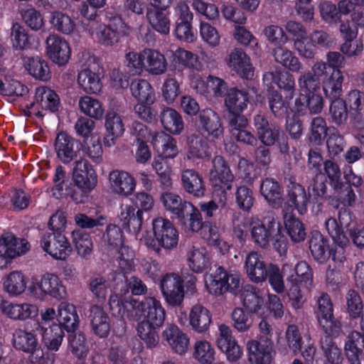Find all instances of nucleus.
Listing matches in <instances>:
<instances>
[{
    "mask_svg": "<svg viewBox=\"0 0 364 364\" xmlns=\"http://www.w3.org/2000/svg\"><path fill=\"white\" fill-rule=\"evenodd\" d=\"M144 61V70L154 75L164 73L167 69V62L165 56L154 49H144L141 51Z\"/></svg>",
    "mask_w": 364,
    "mask_h": 364,
    "instance_id": "40",
    "label": "nucleus"
},
{
    "mask_svg": "<svg viewBox=\"0 0 364 364\" xmlns=\"http://www.w3.org/2000/svg\"><path fill=\"white\" fill-rule=\"evenodd\" d=\"M46 50L49 58L59 65H65L70 58L68 43L57 34L49 35L46 38Z\"/></svg>",
    "mask_w": 364,
    "mask_h": 364,
    "instance_id": "17",
    "label": "nucleus"
},
{
    "mask_svg": "<svg viewBox=\"0 0 364 364\" xmlns=\"http://www.w3.org/2000/svg\"><path fill=\"white\" fill-rule=\"evenodd\" d=\"M320 329L323 333V336L331 338H338L345 334L341 321L334 315L317 321Z\"/></svg>",
    "mask_w": 364,
    "mask_h": 364,
    "instance_id": "63",
    "label": "nucleus"
},
{
    "mask_svg": "<svg viewBox=\"0 0 364 364\" xmlns=\"http://www.w3.org/2000/svg\"><path fill=\"white\" fill-rule=\"evenodd\" d=\"M60 326L68 332L76 331L79 326V317L73 304L62 302L58 306Z\"/></svg>",
    "mask_w": 364,
    "mask_h": 364,
    "instance_id": "49",
    "label": "nucleus"
},
{
    "mask_svg": "<svg viewBox=\"0 0 364 364\" xmlns=\"http://www.w3.org/2000/svg\"><path fill=\"white\" fill-rule=\"evenodd\" d=\"M181 181L183 191L193 198L200 199L205 196L206 186L203 177L195 169H183Z\"/></svg>",
    "mask_w": 364,
    "mask_h": 364,
    "instance_id": "16",
    "label": "nucleus"
},
{
    "mask_svg": "<svg viewBox=\"0 0 364 364\" xmlns=\"http://www.w3.org/2000/svg\"><path fill=\"white\" fill-rule=\"evenodd\" d=\"M216 344L218 348L225 353L230 362H235L241 358L242 350L232 336V331L228 326L225 324L219 326V336Z\"/></svg>",
    "mask_w": 364,
    "mask_h": 364,
    "instance_id": "15",
    "label": "nucleus"
},
{
    "mask_svg": "<svg viewBox=\"0 0 364 364\" xmlns=\"http://www.w3.org/2000/svg\"><path fill=\"white\" fill-rule=\"evenodd\" d=\"M109 181L115 193L125 197L132 195L136 187L134 178L128 172L118 169L109 173Z\"/></svg>",
    "mask_w": 364,
    "mask_h": 364,
    "instance_id": "25",
    "label": "nucleus"
},
{
    "mask_svg": "<svg viewBox=\"0 0 364 364\" xmlns=\"http://www.w3.org/2000/svg\"><path fill=\"white\" fill-rule=\"evenodd\" d=\"M43 250L53 258L59 260L66 259L73 251L68 239L61 232H46L41 239Z\"/></svg>",
    "mask_w": 364,
    "mask_h": 364,
    "instance_id": "7",
    "label": "nucleus"
},
{
    "mask_svg": "<svg viewBox=\"0 0 364 364\" xmlns=\"http://www.w3.org/2000/svg\"><path fill=\"white\" fill-rule=\"evenodd\" d=\"M29 248L26 240L17 238L11 232H4L0 237V257L14 259L25 254Z\"/></svg>",
    "mask_w": 364,
    "mask_h": 364,
    "instance_id": "20",
    "label": "nucleus"
},
{
    "mask_svg": "<svg viewBox=\"0 0 364 364\" xmlns=\"http://www.w3.org/2000/svg\"><path fill=\"white\" fill-rule=\"evenodd\" d=\"M295 274H291L287 282L290 284H299L304 285L306 288L311 286L313 282V274L310 266L307 262L301 261L297 263L294 268Z\"/></svg>",
    "mask_w": 364,
    "mask_h": 364,
    "instance_id": "59",
    "label": "nucleus"
},
{
    "mask_svg": "<svg viewBox=\"0 0 364 364\" xmlns=\"http://www.w3.org/2000/svg\"><path fill=\"white\" fill-rule=\"evenodd\" d=\"M242 303L249 311L256 314L262 309L264 299L257 288L247 286L242 293Z\"/></svg>",
    "mask_w": 364,
    "mask_h": 364,
    "instance_id": "61",
    "label": "nucleus"
},
{
    "mask_svg": "<svg viewBox=\"0 0 364 364\" xmlns=\"http://www.w3.org/2000/svg\"><path fill=\"white\" fill-rule=\"evenodd\" d=\"M364 337L357 331H351L346 337L344 345V352L349 364H360L364 358Z\"/></svg>",
    "mask_w": 364,
    "mask_h": 364,
    "instance_id": "29",
    "label": "nucleus"
},
{
    "mask_svg": "<svg viewBox=\"0 0 364 364\" xmlns=\"http://www.w3.org/2000/svg\"><path fill=\"white\" fill-rule=\"evenodd\" d=\"M160 200L164 208L168 211L172 219H175L177 215L184 208L188 201L183 200L179 195L171 191H164L160 196Z\"/></svg>",
    "mask_w": 364,
    "mask_h": 364,
    "instance_id": "55",
    "label": "nucleus"
},
{
    "mask_svg": "<svg viewBox=\"0 0 364 364\" xmlns=\"http://www.w3.org/2000/svg\"><path fill=\"white\" fill-rule=\"evenodd\" d=\"M348 215L349 214L346 211L339 212V223L335 218H329L325 222L326 229L336 244H341L343 245H348L349 244V239L342 230L343 225V220L345 218L348 217Z\"/></svg>",
    "mask_w": 364,
    "mask_h": 364,
    "instance_id": "48",
    "label": "nucleus"
},
{
    "mask_svg": "<svg viewBox=\"0 0 364 364\" xmlns=\"http://www.w3.org/2000/svg\"><path fill=\"white\" fill-rule=\"evenodd\" d=\"M279 222L277 220L274 213L268 212L260 223L255 224L251 228L252 240L257 246L267 248L271 237L276 230H279Z\"/></svg>",
    "mask_w": 364,
    "mask_h": 364,
    "instance_id": "10",
    "label": "nucleus"
},
{
    "mask_svg": "<svg viewBox=\"0 0 364 364\" xmlns=\"http://www.w3.org/2000/svg\"><path fill=\"white\" fill-rule=\"evenodd\" d=\"M161 289L166 302L173 306H180L184 299L183 280L176 273L165 274L161 280Z\"/></svg>",
    "mask_w": 364,
    "mask_h": 364,
    "instance_id": "9",
    "label": "nucleus"
},
{
    "mask_svg": "<svg viewBox=\"0 0 364 364\" xmlns=\"http://www.w3.org/2000/svg\"><path fill=\"white\" fill-rule=\"evenodd\" d=\"M164 10L147 9L146 18L151 26L162 34H168L170 31V20Z\"/></svg>",
    "mask_w": 364,
    "mask_h": 364,
    "instance_id": "57",
    "label": "nucleus"
},
{
    "mask_svg": "<svg viewBox=\"0 0 364 364\" xmlns=\"http://www.w3.org/2000/svg\"><path fill=\"white\" fill-rule=\"evenodd\" d=\"M151 224L154 237L145 238V243L148 247L156 253H159L161 248L171 250L176 247L178 232L171 221L158 217L152 220Z\"/></svg>",
    "mask_w": 364,
    "mask_h": 364,
    "instance_id": "2",
    "label": "nucleus"
},
{
    "mask_svg": "<svg viewBox=\"0 0 364 364\" xmlns=\"http://www.w3.org/2000/svg\"><path fill=\"white\" fill-rule=\"evenodd\" d=\"M320 346L323 355L331 364H342L343 360L341 349L338 348L333 338L328 336H321Z\"/></svg>",
    "mask_w": 364,
    "mask_h": 364,
    "instance_id": "56",
    "label": "nucleus"
},
{
    "mask_svg": "<svg viewBox=\"0 0 364 364\" xmlns=\"http://www.w3.org/2000/svg\"><path fill=\"white\" fill-rule=\"evenodd\" d=\"M151 142L159 156L165 159H173L178 153L176 140L164 132L154 133Z\"/></svg>",
    "mask_w": 364,
    "mask_h": 364,
    "instance_id": "31",
    "label": "nucleus"
},
{
    "mask_svg": "<svg viewBox=\"0 0 364 364\" xmlns=\"http://www.w3.org/2000/svg\"><path fill=\"white\" fill-rule=\"evenodd\" d=\"M174 220H176L185 230L193 232H198L204 225L200 210L190 201L185 204Z\"/></svg>",
    "mask_w": 364,
    "mask_h": 364,
    "instance_id": "23",
    "label": "nucleus"
},
{
    "mask_svg": "<svg viewBox=\"0 0 364 364\" xmlns=\"http://www.w3.org/2000/svg\"><path fill=\"white\" fill-rule=\"evenodd\" d=\"M87 319L90 332L99 338L108 337L111 329V318L100 306L93 304L88 311Z\"/></svg>",
    "mask_w": 364,
    "mask_h": 364,
    "instance_id": "14",
    "label": "nucleus"
},
{
    "mask_svg": "<svg viewBox=\"0 0 364 364\" xmlns=\"http://www.w3.org/2000/svg\"><path fill=\"white\" fill-rule=\"evenodd\" d=\"M193 356L199 364H214L215 350L211 343L207 341H197L194 343Z\"/></svg>",
    "mask_w": 364,
    "mask_h": 364,
    "instance_id": "54",
    "label": "nucleus"
},
{
    "mask_svg": "<svg viewBox=\"0 0 364 364\" xmlns=\"http://www.w3.org/2000/svg\"><path fill=\"white\" fill-rule=\"evenodd\" d=\"M214 198L208 201L201 202L198 204L200 213L203 214L205 218L212 223L216 220L217 216L225 208L227 204V193L224 191L218 192Z\"/></svg>",
    "mask_w": 364,
    "mask_h": 364,
    "instance_id": "35",
    "label": "nucleus"
},
{
    "mask_svg": "<svg viewBox=\"0 0 364 364\" xmlns=\"http://www.w3.org/2000/svg\"><path fill=\"white\" fill-rule=\"evenodd\" d=\"M160 121L163 127L173 134H180L184 127L181 114L171 107H164L160 113Z\"/></svg>",
    "mask_w": 364,
    "mask_h": 364,
    "instance_id": "45",
    "label": "nucleus"
},
{
    "mask_svg": "<svg viewBox=\"0 0 364 364\" xmlns=\"http://www.w3.org/2000/svg\"><path fill=\"white\" fill-rule=\"evenodd\" d=\"M265 344L252 340L247 342L248 360L252 364H269L272 360V342L264 341Z\"/></svg>",
    "mask_w": 364,
    "mask_h": 364,
    "instance_id": "33",
    "label": "nucleus"
},
{
    "mask_svg": "<svg viewBox=\"0 0 364 364\" xmlns=\"http://www.w3.org/2000/svg\"><path fill=\"white\" fill-rule=\"evenodd\" d=\"M25 66L28 73L37 80L46 81L50 77L47 62L39 56L28 58Z\"/></svg>",
    "mask_w": 364,
    "mask_h": 364,
    "instance_id": "52",
    "label": "nucleus"
},
{
    "mask_svg": "<svg viewBox=\"0 0 364 364\" xmlns=\"http://www.w3.org/2000/svg\"><path fill=\"white\" fill-rule=\"evenodd\" d=\"M87 62L83 63L77 76V82L81 89L88 94H97L101 91L100 65L94 55L87 53Z\"/></svg>",
    "mask_w": 364,
    "mask_h": 364,
    "instance_id": "6",
    "label": "nucleus"
},
{
    "mask_svg": "<svg viewBox=\"0 0 364 364\" xmlns=\"http://www.w3.org/2000/svg\"><path fill=\"white\" fill-rule=\"evenodd\" d=\"M263 80L267 86L272 87L273 84L287 92V100H292L295 92L294 77L287 70H275L264 74Z\"/></svg>",
    "mask_w": 364,
    "mask_h": 364,
    "instance_id": "21",
    "label": "nucleus"
},
{
    "mask_svg": "<svg viewBox=\"0 0 364 364\" xmlns=\"http://www.w3.org/2000/svg\"><path fill=\"white\" fill-rule=\"evenodd\" d=\"M35 328L38 333L41 334L42 342L47 349L46 352H57L63 341L65 333L62 326L53 323L48 327L44 326L39 322L35 323ZM54 357V355L52 354Z\"/></svg>",
    "mask_w": 364,
    "mask_h": 364,
    "instance_id": "18",
    "label": "nucleus"
},
{
    "mask_svg": "<svg viewBox=\"0 0 364 364\" xmlns=\"http://www.w3.org/2000/svg\"><path fill=\"white\" fill-rule=\"evenodd\" d=\"M213 167L210 171V178L214 183L215 194L221 191L227 193L232 189L234 175L227 162L221 156H215L213 161Z\"/></svg>",
    "mask_w": 364,
    "mask_h": 364,
    "instance_id": "11",
    "label": "nucleus"
},
{
    "mask_svg": "<svg viewBox=\"0 0 364 364\" xmlns=\"http://www.w3.org/2000/svg\"><path fill=\"white\" fill-rule=\"evenodd\" d=\"M311 72L322 83L326 97H336L342 93L343 76L340 70H335L323 61L316 62Z\"/></svg>",
    "mask_w": 364,
    "mask_h": 364,
    "instance_id": "4",
    "label": "nucleus"
},
{
    "mask_svg": "<svg viewBox=\"0 0 364 364\" xmlns=\"http://www.w3.org/2000/svg\"><path fill=\"white\" fill-rule=\"evenodd\" d=\"M122 225L124 229L133 233H138L142 225V210L131 205L121 206V213L119 215Z\"/></svg>",
    "mask_w": 364,
    "mask_h": 364,
    "instance_id": "42",
    "label": "nucleus"
},
{
    "mask_svg": "<svg viewBox=\"0 0 364 364\" xmlns=\"http://www.w3.org/2000/svg\"><path fill=\"white\" fill-rule=\"evenodd\" d=\"M78 105L80 111L91 118L100 119L104 115L105 110L102 103L92 97L87 95L81 97Z\"/></svg>",
    "mask_w": 364,
    "mask_h": 364,
    "instance_id": "60",
    "label": "nucleus"
},
{
    "mask_svg": "<svg viewBox=\"0 0 364 364\" xmlns=\"http://www.w3.org/2000/svg\"><path fill=\"white\" fill-rule=\"evenodd\" d=\"M248 102L247 92L237 87L229 89L225 98V105L231 113L242 112L247 108Z\"/></svg>",
    "mask_w": 364,
    "mask_h": 364,
    "instance_id": "44",
    "label": "nucleus"
},
{
    "mask_svg": "<svg viewBox=\"0 0 364 364\" xmlns=\"http://www.w3.org/2000/svg\"><path fill=\"white\" fill-rule=\"evenodd\" d=\"M162 338L177 354L184 355L189 347V338L176 325L168 324L162 332Z\"/></svg>",
    "mask_w": 364,
    "mask_h": 364,
    "instance_id": "26",
    "label": "nucleus"
},
{
    "mask_svg": "<svg viewBox=\"0 0 364 364\" xmlns=\"http://www.w3.org/2000/svg\"><path fill=\"white\" fill-rule=\"evenodd\" d=\"M211 323L210 311L200 304L194 305L189 313V323L192 329L199 333H204Z\"/></svg>",
    "mask_w": 364,
    "mask_h": 364,
    "instance_id": "43",
    "label": "nucleus"
},
{
    "mask_svg": "<svg viewBox=\"0 0 364 364\" xmlns=\"http://www.w3.org/2000/svg\"><path fill=\"white\" fill-rule=\"evenodd\" d=\"M174 220H176L185 230L193 232H198L204 225L200 210L190 201L185 204Z\"/></svg>",
    "mask_w": 364,
    "mask_h": 364,
    "instance_id": "24",
    "label": "nucleus"
},
{
    "mask_svg": "<svg viewBox=\"0 0 364 364\" xmlns=\"http://www.w3.org/2000/svg\"><path fill=\"white\" fill-rule=\"evenodd\" d=\"M37 104L43 109L54 112L58 109L60 100L58 95L53 90L41 87L36 90Z\"/></svg>",
    "mask_w": 364,
    "mask_h": 364,
    "instance_id": "51",
    "label": "nucleus"
},
{
    "mask_svg": "<svg viewBox=\"0 0 364 364\" xmlns=\"http://www.w3.org/2000/svg\"><path fill=\"white\" fill-rule=\"evenodd\" d=\"M105 127L107 134L104 137V144L110 147L116 144L117 139L124 133V128L120 115L114 111L106 115Z\"/></svg>",
    "mask_w": 364,
    "mask_h": 364,
    "instance_id": "41",
    "label": "nucleus"
},
{
    "mask_svg": "<svg viewBox=\"0 0 364 364\" xmlns=\"http://www.w3.org/2000/svg\"><path fill=\"white\" fill-rule=\"evenodd\" d=\"M132 95L139 102L152 104L155 100V93L151 84L144 79H135L130 85Z\"/></svg>",
    "mask_w": 364,
    "mask_h": 364,
    "instance_id": "50",
    "label": "nucleus"
},
{
    "mask_svg": "<svg viewBox=\"0 0 364 364\" xmlns=\"http://www.w3.org/2000/svg\"><path fill=\"white\" fill-rule=\"evenodd\" d=\"M31 293L36 298L43 299L49 295L56 299H63L66 289L60 278L50 273L45 274L41 280L33 283L29 288Z\"/></svg>",
    "mask_w": 364,
    "mask_h": 364,
    "instance_id": "8",
    "label": "nucleus"
},
{
    "mask_svg": "<svg viewBox=\"0 0 364 364\" xmlns=\"http://www.w3.org/2000/svg\"><path fill=\"white\" fill-rule=\"evenodd\" d=\"M213 167L210 171V178L214 183L215 194L221 191L227 193L232 189L234 175L227 162L221 156H215L213 161Z\"/></svg>",
    "mask_w": 364,
    "mask_h": 364,
    "instance_id": "12",
    "label": "nucleus"
},
{
    "mask_svg": "<svg viewBox=\"0 0 364 364\" xmlns=\"http://www.w3.org/2000/svg\"><path fill=\"white\" fill-rule=\"evenodd\" d=\"M76 140L65 132H60L55 139V151L58 158L64 164L72 161L77 156L74 150Z\"/></svg>",
    "mask_w": 364,
    "mask_h": 364,
    "instance_id": "38",
    "label": "nucleus"
},
{
    "mask_svg": "<svg viewBox=\"0 0 364 364\" xmlns=\"http://www.w3.org/2000/svg\"><path fill=\"white\" fill-rule=\"evenodd\" d=\"M183 78H178L174 73L170 72L164 80L162 87V95L166 102L168 104L174 102L176 97L179 95L180 84Z\"/></svg>",
    "mask_w": 364,
    "mask_h": 364,
    "instance_id": "64",
    "label": "nucleus"
},
{
    "mask_svg": "<svg viewBox=\"0 0 364 364\" xmlns=\"http://www.w3.org/2000/svg\"><path fill=\"white\" fill-rule=\"evenodd\" d=\"M259 192L272 208L278 209L282 207L283 203L282 189L275 179L264 178L260 184Z\"/></svg>",
    "mask_w": 364,
    "mask_h": 364,
    "instance_id": "32",
    "label": "nucleus"
},
{
    "mask_svg": "<svg viewBox=\"0 0 364 364\" xmlns=\"http://www.w3.org/2000/svg\"><path fill=\"white\" fill-rule=\"evenodd\" d=\"M158 328L160 326H156L143 320L137 325L138 336L149 348H155L159 343V336L156 331Z\"/></svg>",
    "mask_w": 364,
    "mask_h": 364,
    "instance_id": "58",
    "label": "nucleus"
},
{
    "mask_svg": "<svg viewBox=\"0 0 364 364\" xmlns=\"http://www.w3.org/2000/svg\"><path fill=\"white\" fill-rule=\"evenodd\" d=\"M129 304L132 309L127 313L133 321H148L156 326H162L166 318V311L160 301L154 297H144L141 301L131 299Z\"/></svg>",
    "mask_w": 364,
    "mask_h": 364,
    "instance_id": "3",
    "label": "nucleus"
},
{
    "mask_svg": "<svg viewBox=\"0 0 364 364\" xmlns=\"http://www.w3.org/2000/svg\"><path fill=\"white\" fill-rule=\"evenodd\" d=\"M293 208L290 205L283 207V219L287 232L291 241L295 243L303 242L306 236L303 223L292 214Z\"/></svg>",
    "mask_w": 364,
    "mask_h": 364,
    "instance_id": "27",
    "label": "nucleus"
},
{
    "mask_svg": "<svg viewBox=\"0 0 364 364\" xmlns=\"http://www.w3.org/2000/svg\"><path fill=\"white\" fill-rule=\"evenodd\" d=\"M229 65L240 75L247 78L253 75L250 58L241 48H235L229 55Z\"/></svg>",
    "mask_w": 364,
    "mask_h": 364,
    "instance_id": "47",
    "label": "nucleus"
},
{
    "mask_svg": "<svg viewBox=\"0 0 364 364\" xmlns=\"http://www.w3.org/2000/svg\"><path fill=\"white\" fill-rule=\"evenodd\" d=\"M190 269L196 273H201L210 264V257L205 248H196L192 246L187 254Z\"/></svg>",
    "mask_w": 364,
    "mask_h": 364,
    "instance_id": "46",
    "label": "nucleus"
},
{
    "mask_svg": "<svg viewBox=\"0 0 364 364\" xmlns=\"http://www.w3.org/2000/svg\"><path fill=\"white\" fill-rule=\"evenodd\" d=\"M288 203L291 204H284L285 205H292L300 215H304L307 211V207L310 199V195H308L303 186L291 181V186H289L287 191Z\"/></svg>",
    "mask_w": 364,
    "mask_h": 364,
    "instance_id": "37",
    "label": "nucleus"
},
{
    "mask_svg": "<svg viewBox=\"0 0 364 364\" xmlns=\"http://www.w3.org/2000/svg\"><path fill=\"white\" fill-rule=\"evenodd\" d=\"M73 178L75 186L84 185L95 188L97 182L95 170L85 159H80L75 162Z\"/></svg>",
    "mask_w": 364,
    "mask_h": 364,
    "instance_id": "30",
    "label": "nucleus"
},
{
    "mask_svg": "<svg viewBox=\"0 0 364 364\" xmlns=\"http://www.w3.org/2000/svg\"><path fill=\"white\" fill-rule=\"evenodd\" d=\"M50 22L57 31L70 35L75 29V23L68 14L61 11H53L51 13Z\"/></svg>",
    "mask_w": 364,
    "mask_h": 364,
    "instance_id": "62",
    "label": "nucleus"
},
{
    "mask_svg": "<svg viewBox=\"0 0 364 364\" xmlns=\"http://www.w3.org/2000/svg\"><path fill=\"white\" fill-rule=\"evenodd\" d=\"M72 237L77 254L87 259L93 250V243L90 234L83 230H75L72 232Z\"/></svg>",
    "mask_w": 364,
    "mask_h": 364,
    "instance_id": "53",
    "label": "nucleus"
},
{
    "mask_svg": "<svg viewBox=\"0 0 364 364\" xmlns=\"http://www.w3.org/2000/svg\"><path fill=\"white\" fill-rule=\"evenodd\" d=\"M113 25L98 24L97 25L96 39L97 42L105 47H113L117 45L120 40V35L117 26H122L123 21L121 18H114Z\"/></svg>",
    "mask_w": 364,
    "mask_h": 364,
    "instance_id": "28",
    "label": "nucleus"
},
{
    "mask_svg": "<svg viewBox=\"0 0 364 364\" xmlns=\"http://www.w3.org/2000/svg\"><path fill=\"white\" fill-rule=\"evenodd\" d=\"M197 55L183 48L176 49L172 55L171 72L178 75V78L183 77V70L186 68L196 67Z\"/></svg>",
    "mask_w": 364,
    "mask_h": 364,
    "instance_id": "39",
    "label": "nucleus"
},
{
    "mask_svg": "<svg viewBox=\"0 0 364 364\" xmlns=\"http://www.w3.org/2000/svg\"><path fill=\"white\" fill-rule=\"evenodd\" d=\"M213 167L210 171V178L214 183L215 194L221 191L227 193L232 189L234 175L227 162L221 156H215L213 161Z\"/></svg>",
    "mask_w": 364,
    "mask_h": 364,
    "instance_id": "13",
    "label": "nucleus"
},
{
    "mask_svg": "<svg viewBox=\"0 0 364 364\" xmlns=\"http://www.w3.org/2000/svg\"><path fill=\"white\" fill-rule=\"evenodd\" d=\"M244 268L251 282L256 284L265 282L268 263L264 261L262 255L257 252L252 251L246 255Z\"/></svg>",
    "mask_w": 364,
    "mask_h": 364,
    "instance_id": "22",
    "label": "nucleus"
},
{
    "mask_svg": "<svg viewBox=\"0 0 364 364\" xmlns=\"http://www.w3.org/2000/svg\"><path fill=\"white\" fill-rule=\"evenodd\" d=\"M309 250L314 259L320 264L326 263L330 257L329 240L318 231L311 233Z\"/></svg>",
    "mask_w": 364,
    "mask_h": 364,
    "instance_id": "34",
    "label": "nucleus"
},
{
    "mask_svg": "<svg viewBox=\"0 0 364 364\" xmlns=\"http://www.w3.org/2000/svg\"><path fill=\"white\" fill-rule=\"evenodd\" d=\"M253 123L256 129L257 138L265 146H274L281 136L280 129L269 122L262 114H257L253 117Z\"/></svg>",
    "mask_w": 364,
    "mask_h": 364,
    "instance_id": "19",
    "label": "nucleus"
},
{
    "mask_svg": "<svg viewBox=\"0 0 364 364\" xmlns=\"http://www.w3.org/2000/svg\"><path fill=\"white\" fill-rule=\"evenodd\" d=\"M198 120L203 130L213 138L223 136V129L219 115L213 109L207 108L200 111Z\"/></svg>",
    "mask_w": 364,
    "mask_h": 364,
    "instance_id": "36",
    "label": "nucleus"
},
{
    "mask_svg": "<svg viewBox=\"0 0 364 364\" xmlns=\"http://www.w3.org/2000/svg\"><path fill=\"white\" fill-rule=\"evenodd\" d=\"M206 287L208 292L215 296H222L227 291L237 294L241 290L240 276L218 266L210 274V282L206 283Z\"/></svg>",
    "mask_w": 364,
    "mask_h": 364,
    "instance_id": "5",
    "label": "nucleus"
},
{
    "mask_svg": "<svg viewBox=\"0 0 364 364\" xmlns=\"http://www.w3.org/2000/svg\"><path fill=\"white\" fill-rule=\"evenodd\" d=\"M36 332L35 325L30 331L16 328L12 333V346L16 350L28 354L32 364H52L54 358L48 352H44L38 341Z\"/></svg>",
    "mask_w": 364,
    "mask_h": 364,
    "instance_id": "1",
    "label": "nucleus"
}]
</instances>
